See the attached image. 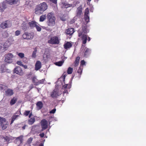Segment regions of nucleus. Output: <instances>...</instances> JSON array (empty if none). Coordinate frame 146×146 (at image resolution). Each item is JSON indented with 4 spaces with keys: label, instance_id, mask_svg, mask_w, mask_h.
<instances>
[{
    "label": "nucleus",
    "instance_id": "nucleus-16",
    "mask_svg": "<svg viewBox=\"0 0 146 146\" xmlns=\"http://www.w3.org/2000/svg\"><path fill=\"white\" fill-rule=\"evenodd\" d=\"M74 29L72 28H69L65 31V33L67 35H72L74 33Z\"/></svg>",
    "mask_w": 146,
    "mask_h": 146
},
{
    "label": "nucleus",
    "instance_id": "nucleus-19",
    "mask_svg": "<svg viewBox=\"0 0 146 146\" xmlns=\"http://www.w3.org/2000/svg\"><path fill=\"white\" fill-rule=\"evenodd\" d=\"M72 46V44L69 42H67L64 45V48L66 49H68V48H70Z\"/></svg>",
    "mask_w": 146,
    "mask_h": 146
},
{
    "label": "nucleus",
    "instance_id": "nucleus-44",
    "mask_svg": "<svg viewBox=\"0 0 146 146\" xmlns=\"http://www.w3.org/2000/svg\"><path fill=\"white\" fill-rule=\"evenodd\" d=\"M37 80H38L36 78V77L35 76L33 77L32 79V82L34 83V84L36 82V81H37Z\"/></svg>",
    "mask_w": 146,
    "mask_h": 146
},
{
    "label": "nucleus",
    "instance_id": "nucleus-5",
    "mask_svg": "<svg viewBox=\"0 0 146 146\" xmlns=\"http://www.w3.org/2000/svg\"><path fill=\"white\" fill-rule=\"evenodd\" d=\"M10 21L7 20L2 23L0 25V27L3 29H5L10 27L11 26Z\"/></svg>",
    "mask_w": 146,
    "mask_h": 146
},
{
    "label": "nucleus",
    "instance_id": "nucleus-13",
    "mask_svg": "<svg viewBox=\"0 0 146 146\" xmlns=\"http://www.w3.org/2000/svg\"><path fill=\"white\" fill-rule=\"evenodd\" d=\"M42 67L41 62L39 60L36 61L35 65V70L36 71L38 70Z\"/></svg>",
    "mask_w": 146,
    "mask_h": 146
},
{
    "label": "nucleus",
    "instance_id": "nucleus-28",
    "mask_svg": "<svg viewBox=\"0 0 146 146\" xmlns=\"http://www.w3.org/2000/svg\"><path fill=\"white\" fill-rule=\"evenodd\" d=\"M0 70L2 73L6 71V67L5 64H3L1 65L0 68Z\"/></svg>",
    "mask_w": 146,
    "mask_h": 146
},
{
    "label": "nucleus",
    "instance_id": "nucleus-62",
    "mask_svg": "<svg viewBox=\"0 0 146 146\" xmlns=\"http://www.w3.org/2000/svg\"><path fill=\"white\" fill-rule=\"evenodd\" d=\"M88 2H87V3L88 4V3H90V2L91 1V0H87Z\"/></svg>",
    "mask_w": 146,
    "mask_h": 146
},
{
    "label": "nucleus",
    "instance_id": "nucleus-14",
    "mask_svg": "<svg viewBox=\"0 0 146 146\" xmlns=\"http://www.w3.org/2000/svg\"><path fill=\"white\" fill-rule=\"evenodd\" d=\"M18 1V0H5L6 3L10 5L17 4Z\"/></svg>",
    "mask_w": 146,
    "mask_h": 146
},
{
    "label": "nucleus",
    "instance_id": "nucleus-21",
    "mask_svg": "<svg viewBox=\"0 0 146 146\" xmlns=\"http://www.w3.org/2000/svg\"><path fill=\"white\" fill-rule=\"evenodd\" d=\"M37 23L35 21H33L29 23V25L31 28L35 27L37 25Z\"/></svg>",
    "mask_w": 146,
    "mask_h": 146
},
{
    "label": "nucleus",
    "instance_id": "nucleus-2",
    "mask_svg": "<svg viewBox=\"0 0 146 146\" xmlns=\"http://www.w3.org/2000/svg\"><path fill=\"white\" fill-rule=\"evenodd\" d=\"M47 21L46 23L48 26L52 27L55 24L56 18L53 13L52 12L49 13L47 15Z\"/></svg>",
    "mask_w": 146,
    "mask_h": 146
},
{
    "label": "nucleus",
    "instance_id": "nucleus-24",
    "mask_svg": "<svg viewBox=\"0 0 146 146\" xmlns=\"http://www.w3.org/2000/svg\"><path fill=\"white\" fill-rule=\"evenodd\" d=\"M17 101V98L15 97H14L10 101V104L12 105L15 104Z\"/></svg>",
    "mask_w": 146,
    "mask_h": 146
},
{
    "label": "nucleus",
    "instance_id": "nucleus-46",
    "mask_svg": "<svg viewBox=\"0 0 146 146\" xmlns=\"http://www.w3.org/2000/svg\"><path fill=\"white\" fill-rule=\"evenodd\" d=\"M3 138L6 141L8 142L10 141V138L7 136L4 137Z\"/></svg>",
    "mask_w": 146,
    "mask_h": 146
},
{
    "label": "nucleus",
    "instance_id": "nucleus-23",
    "mask_svg": "<svg viewBox=\"0 0 146 146\" xmlns=\"http://www.w3.org/2000/svg\"><path fill=\"white\" fill-rule=\"evenodd\" d=\"M43 104L41 101H39L37 102L36 106L38 110H40L43 107Z\"/></svg>",
    "mask_w": 146,
    "mask_h": 146
},
{
    "label": "nucleus",
    "instance_id": "nucleus-34",
    "mask_svg": "<svg viewBox=\"0 0 146 146\" xmlns=\"http://www.w3.org/2000/svg\"><path fill=\"white\" fill-rule=\"evenodd\" d=\"M44 82V81L43 80H37V81H36V82L34 84V85H38L40 84H43Z\"/></svg>",
    "mask_w": 146,
    "mask_h": 146
},
{
    "label": "nucleus",
    "instance_id": "nucleus-6",
    "mask_svg": "<svg viewBox=\"0 0 146 146\" xmlns=\"http://www.w3.org/2000/svg\"><path fill=\"white\" fill-rule=\"evenodd\" d=\"M48 43L52 44H58L59 43V40L58 36H54L48 40Z\"/></svg>",
    "mask_w": 146,
    "mask_h": 146
},
{
    "label": "nucleus",
    "instance_id": "nucleus-30",
    "mask_svg": "<svg viewBox=\"0 0 146 146\" xmlns=\"http://www.w3.org/2000/svg\"><path fill=\"white\" fill-rule=\"evenodd\" d=\"M64 62V60H62V61H60L58 62H56L55 63V64L56 66H60L62 65Z\"/></svg>",
    "mask_w": 146,
    "mask_h": 146
},
{
    "label": "nucleus",
    "instance_id": "nucleus-63",
    "mask_svg": "<svg viewBox=\"0 0 146 146\" xmlns=\"http://www.w3.org/2000/svg\"><path fill=\"white\" fill-rule=\"evenodd\" d=\"M30 89H32V88H33L32 86H30Z\"/></svg>",
    "mask_w": 146,
    "mask_h": 146
},
{
    "label": "nucleus",
    "instance_id": "nucleus-1",
    "mask_svg": "<svg viewBox=\"0 0 146 146\" xmlns=\"http://www.w3.org/2000/svg\"><path fill=\"white\" fill-rule=\"evenodd\" d=\"M48 8V5L45 2H42L36 5L35 9V14L38 15L42 14Z\"/></svg>",
    "mask_w": 146,
    "mask_h": 146
},
{
    "label": "nucleus",
    "instance_id": "nucleus-41",
    "mask_svg": "<svg viewBox=\"0 0 146 146\" xmlns=\"http://www.w3.org/2000/svg\"><path fill=\"white\" fill-rule=\"evenodd\" d=\"M89 11L88 8H86L85 11L84 15H88L89 13Z\"/></svg>",
    "mask_w": 146,
    "mask_h": 146
},
{
    "label": "nucleus",
    "instance_id": "nucleus-58",
    "mask_svg": "<svg viewBox=\"0 0 146 146\" xmlns=\"http://www.w3.org/2000/svg\"><path fill=\"white\" fill-rule=\"evenodd\" d=\"M27 126V125H25L22 127V129L23 130L25 129Z\"/></svg>",
    "mask_w": 146,
    "mask_h": 146
},
{
    "label": "nucleus",
    "instance_id": "nucleus-7",
    "mask_svg": "<svg viewBox=\"0 0 146 146\" xmlns=\"http://www.w3.org/2000/svg\"><path fill=\"white\" fill-rule=\"evenodd\" d=\"M62 94L61 92L59 91L58 89L56 88L51 93L50 96L52 98H56L61 95Z\"/></svg>",
    "mask_w": 146,
    "mask_h": 146
},
{
    "label": "nucleus",
    "instance_id": "nucleus-17",
    "mask_svg": "<svg viewBox=\"0 0 146 146\" xmlns=\"http://www.w3.org/2000/svg\"><path fill=\"white\" fill-rule=\"evenodd\" d=\"M80 37H81V39L82 40V43L85 44L86 43L87 39V36L86 34L81 35Z\"/></svg>",
    "mask_w": 146,
    "mask_h": 146
},
{
    "label": "nucleus",
    "instance_id": "nucleus-39",
    "mask_svg": "<svg viewBox=\"0 0 146 146\" xmlns=\"http://www.w3.org/2000/svg\"><path fill=\"white\" fill-rule=\"evenodd\" d=\"M37 52V50H35L33 52L32 54V57L33 58H35L36 56V53Z\"/></svg>",
    "mask_w": 146,
    "mask_h": 146
},
{
    "label": "nucleus",
    "instance_id": "nucleus-8",
    "mask_svg": "<svg viewBox=\"0 0 146 146\" xmlns=\"http://www.w3.org/2000/svg\"><path fill=\"white\" fill-rule=\"evenodd\" d=\"M13 73L22 76L24 74V72L22 68L19 66L16 67L13 70Z\"/></svg>",
    "mask_w": 146,
    "mask_h": 146
},
{
    "label": "nucleus",
    "instance_id": "nucleus-59",
    "mask_svg": "<svg viewBox=\"0 0 146 146\" xmlns=\"http://www.w3.org/2000/svg\"><path fill=\"white\" fill-rule=\"evenodd\" d=\"M3 47L2 46V44H0V51L1 50Z\"/></svg>",
    "mask_w": 146,
    "mask_h": 146
},
{
    "label": "nucleus",
    "instance_id": "nucleus-52",
    "mask_svg": "<svg viewBox=\"0 0 146 146\" xmlns=\"http://www.w3.org/2000/svg\"><path fill=\"white\" fill-rule=\"evenodd\" d=\"M56 109L55 108L54 109L51 111H50L49 113H55L56 111Z\"/></svg>",
    "mask_w": 146,
    "mask_h": 146
},
{
    "label": "nucleus",
    "instance_id": "nucleus-56",
    "mask_svg": "<svg viewBox=\"0 0 146 146\" xmlns=\"http://www.w3.org/2000/svg\"><path fill=\"white\" fill-rule=\"evenodd\" d=\"M68 91L66 89H65L63 91V94H65V93L68 94Z\"/></svg>",
    "mask_w": 146,
    "mask_h": 146
},
{
    "label": "nucleus",
    "instance_id": "nucleus-26",
    "mask_svg": "<svg viewBox=\"0 0 146 146\" xmlns=\"http://www.w3.org/2000/svg\"><path fill=\"white\" fill-rule=\"evenodd\" d=\"M80 58L79 56H77L74 62V66L75 67H76L78 65Z\"/></svg>",
    "mask_w": 146,
    "mask_h": 146
},
{
    "label": "nucleus",
    "instance_id": "nucleus-47",
    "mask_svg": "<svg viewBox=\"0 0 146 146\" xmlns=\"http://www.w3.org/2000/svg\"><path fill=\"white\" fill-rule=\"evenodd\" d=\"M21 33L20 31L17 30L15 32V35L18 36L20 35Z\"/></svg>",
    "mask_w": 146,
    "mask_h": 146
},
{
    "label": "nucleus",
    "instance_id": "nucleus-64",
    "mask_svg": "<svg viewBox=\"0 0 146 146\" xmlns=\"http://www.w3.org/2000/svg\"><path fill=\"white\" fill-rule=\"evenodd\" d=\"M39 146H43V145L42 144V145H40Z\"/></svg>",
    "mask_w": 146,
    "mask_h": 146
},
{
    "label": "nucleus",
    "instance_id": "nucleus-55",
    "mask_svg": "<svg viewBox=\"0 0 146 146\" xmlns=\"http://www.w3.org/2000/svg\"><path fill=\"white\" fill-rule=\"evenodd\" d=\"M39 135L41 137L43 138L44 136V134L43 133H42L40 134Z\"/></svg>",
    "mask_w": 146,
    "mask_h": 146
},
{
    "label": "nucleus",
    "instance_id": "nucleus-18",
    "mask_svg": "<svg viewBox=\"0 0 146 146\" xmlns=\"http://www.w3.org/2000/svg\"><path fill=\"white\" fill-rule=\"evenodd\" d=\"M82 13V5H80L77 8V16L80 17Z\"/></svg>",
    "mask_w": 146,
    "mask_h": 146
},
{
    "label": "nucleus",
    "instance_id": "nucleus-29",
    "mask_svg": "<svg viewBox=\"0 0 146 146\" xmlns=\"http://www.w3.org/2000/svg\"><path fill=\"white\" fill-rule=\"evenodd\" d=\"M19 116V115H13L11 117V124H12L13 122L14 121L17 119Z\"/></svg>",
    "mask_w": 146,
    "mask_h": 146
},
{
    "label": "nucleus",
    "instance_id": "nucleus-43",
    "mask_svg": "<svg viewBox=\"0 0 146 146\" xmlns=\"http://www.w3.org/2000/svg\"><path fill=\"white\" fill-rule=\"evenodd\" d=\"M79 2L77 1H74L73 2V4H72V7H74L76 6L77 4L79 3Z\"/></svg>",
    "mask_w": 146,
    "mask_h": 146
},
{
    "label": "nucleus",
    "instance_id": "nucleus-50",
    "mask_svg": "<svg viewBox=\"0 0 146 146\" xmlns=\"http://www.w3.org/2000/svg\"><path fill=\"white\" fill-rule=\"evenodd\" d=\"M16 63L18 65L20 66H22L23 65L21 61H17Z\"/></svg>",
    "mask_w": 146,
    "mask_h": 146
},
{
    "label": "nucleus",
    "instance_id": "nucleus-33",
    "mask_svg": "<svg viewBox=\"0 0 146 146\" xmlns=\"http://www.w3.org/2000/svg\"><path fill=\"white\" fill-rule=\"evenodd\" d=\"M83 69V66H80L79 69L78 70L77 72L80 75L82 73Z\"/></svg>",
    "mask_w": 146,
    "mask_h": 146
},
{
    "label": "nucleus",
    "instance_id": "nucleus-37",
    "mask_svg": "<svg viewBox=\"0 0 146 146\" xmlns=\"http://www.w3.org/2000/svg\"><path fill=\"white\" fill-rule=\"evenodd\" d=\"M10 45V43L9 41H6L4 44V46L5 48H7L9 47Z\"/></svg>",
    "mask_w": 146,
    "mask_h": 146
},
{
    "label": "nucleus",
    "instance_id": "nucleus-15",
    "mask_svg": "<svg viewBox=\"0 0 146 146\" xmlns=\"http://www.w3.org/2000/svg\"><path fill=\"white\" fill-rule=\"evenodd\" d=\"M14 94L13 90L10 89H8L5 91V95L6 96H11Z\"/></svg>",
    "mask_w": 146,
    "mask_h": 146
},
{
    "label": "nucleus",
    "instance_id": "nucleus-32",
    "mask_svg": "<svg viewBox=\"0 0 146 146\" xmlns=\"http://www.w3.org/2000/svg\"><path fill=\"white\" fill-rule=\"evenodd\" d=\"M61 20L63 21H65L66 20V15H61L60 17Z\"/></svg>",
    "mask_w": 146,
    "mask_h": 146
},
{
    "label": "nucleus",
    "instance_id": "nucleus-57",
    "mask_svg": "<svg viewBox=\"0 0 146 146\" xmlns=\"http://www.w3.org/2000/svg\"><path fill=\"white\" fill-rule=\"evenodd\" d=\"M22 66L25 69H27V65H24L23 64Z\"/></svg>",
    "mask_w": 146,
    "mask_h": 146
},
{
    "label": "nucleus",
    "instance_id": "nucleus-11",
    "mask_svg": "<svg viewBox=\"0 0 146 146\" xmlns=\"http://www.w3.org/2000/svg\"><path fill=\"white\" fill-rule=\"evenodd\" d=\"M33 34L25 32L23 35L22 37L24 39H32L34 37Z\"/></svg>",
    "mask_w": 146,
    "mask_h": 146
},
{
    "label": "nucleus",
    "instance_id": "nucleus-22",
    "mask_svg": "<svg viewBox=\"0 0 146 146\" xmlns=\"http://www.w3.org/2000/svg\"><path fill=\"white\" fill-rule=\"evenodd\" d=\"M27 22V21H23L21 27L23 30H26L28 28Z\"/></svg>",
    "mask_w": 146,
    "mask_h": 146
},
{
    "label": "nucleus",
    "instance_id": "nucleus-20",
    "mask_svg": "<svg viewBox=\"0 0 146 146\" xmlns=\"http://www.w3.org/2000/svg\"><path fill=\"white\" fill-rule=\"evenodd\" d=\"M62 7L64 8H67L68 7H72V4H69L65 2H62Z\"/></svg>",
    "mask_w": 146,
    "mask_h": 146
},
{
    "label": "nucleus",
    "instance_id": "nucleus-42",
    "mask_svg": "<svg viewBox=\"0 0 146 146\" xmlns=\"http://www.w3.org/2000/svg\"><path fill=\"white\" fill-rule=\"evenodd\" d=\"M30 111H27L26 110L25 111V112L24 113V115H25L26 116H27L29 114H30Z\"/></svg>",
    "mask_w": 146,
    "mask_h": 146
},
{
    "label": "nucleus",
    "instance_id": "nucleus-49",
    "mask_svg": "<svg viewBox=\"0 0 146 146\" xmlns=\"http://www.w3.org/2000/svg\"><path fill=\"white\" fill-rule=\"evenodd\" d=\"M33 139V138L32 137H30L29 138L27 141V143L28 144H30L31 143Z\"/></svg>",
    "mask_w": 146,
    "mask_h": 146
},
{
    "label": "nucleus",
    "instance_id": "nucleus-53",
    "mask_svg": "<svg viewBox=\"0 0 146 146\" xmlns=\"http://www.w3.org/2000/svg\"><path fill=\"white\" fill-rule=\"evenodd\" d=\"M6 5L5 3H2V7L3 9H5L6 8Z\"/></svg>",
    "mask_w": 146,
    "mask_h": 146
},
{
    "label": "nucleus",
    "instance_id": "nucleus-38",
    "mask_svg": "<svg viewBox=\"0 0 146 146\" xmlns=\"http://www.w3.org/2000/svg\"><path fill=\"white\" fill-rule=\"evenodd\" d=\"M84 18L85 21L88 23L89 21V17L88 15H84Z\"/></svg>",
    "mask_w": 146,
    "mask_h": 146
},
{
    "label": "nucleus",
    "instance_id": "nucleus-4",
    "mask_svg": "<svg viewBox=\"0 0 146 146\" xmlns=\"http://www.w3.org/2000/svg\"><path fill=\"white\" fill-rule=\"evenodd\" d=\"M81 49L82 51L84 53V56L86 57H88L91 53V50L86 47L85 46L82 45Z\"/></svg>",
    "mask_w": 146,
    "mask_h": 146
},
{
    "label": "nucleus",
    "instance_id": "nucleus-25",
    "mask_svg": "<svg viewBox=\"0 0 146 146\" xmlns=\"http://www.w3.org/2000/svg\"><path fill=\"white\" fill-rule=\"evenodd\" d=\"M35 119L34 117H31L28 120V123L30 125H32L35 121Z\"/></svg>",
    "mask_w": 146,
    "mask_h": 146
},
{
    "label": "nucleus",
    "instance_id": "nucleus-54",
    "mask_svg": "<svg viewBox=\"0 0 146 146\" xmlns=\"http://www.w3.org/2000/svg\"><path fill=\"white\" fill-rule=\"evenodd\" d=\"M50 1L54 4H56L57 0H50Z\"/></svg>",
    "mask_w": 146,
    "mask_h": 146
},
{
    "label": "nucleus",
    "instance_id": "nucleus-36",
    "mask_svg": "<svg viewBox=\"0 0 146 146\" xmlns=\"http://www.w3.org/2000/svg\"><path fill=\"white\" fill-rule=\"evenodd\" d=\"M73 71V69L72 68L69 67L68 68L67 71V72L68 74H71Z\"/></svg>",
    "mask_w": 146,
    "mask_h": 146
},
{
    "label": "nucleus",
    "instance_id": "nucleus-60",
    "mask_svg": "<svg viewBox=\"0 0 146 146\" xmlns=\"http://www.w3.org/2000/svg\"><path fill=\"white\" fill-rule=\"evenodd\" d=\"M87 38H87V40H88V41H90V39H90V37H89V36H88V37H87Z\"/></svg>",
    "mask_w": 146,
    "mask_h": 146
},
{
    "label": "nucleus",
    "instance_id": "nucleus-48",
    "mask_svg": "<svg viewBox=\"0 0 146 146\" xmlns=\"http://www.w3.org/2000/svg\"><path fill=\"white\" fill-rule=\"evenodd\" d=\"M35 27L37 29V31H40L41 30V29H42L39 26H38L37 25H36V26Z\"/></svg>",
    "mask_w": 146,
    "mask_h": 146
},
{
    "label": "nucleus",
    "instance_id": "nucleus-45",
    "mask_svg": "<svg viewBox=\"0 0 146 146\" xmlns=\"http://www.w3.org/2000/svg\"><path fill=\"white\" fill-rule=\"evenodd\" d=\"M18 55L21 58H23L24 57V54L23 53H19Z\"/></svg>",
    "mask_w": 146,
    "mask_h": 146
},
{
    "label": "nucleus",
    "instance_id": "nucleus-51",
    "mask_svg": "<svg viewBox=\"0 0 146 146\" xmlns=\"http://www.w3.org/2000/svg\"><path fill=\"white\" fill-rule=\"evenodd\" d=\"M85 64V62L84 60H82L80 62V66H82Z\"/></svg>",
    "mask_w": 146,
    "mask_h": 146
},
{
    "label": "nucleus",
    "instance_id": "nucleus-10",
    "mask_svg": "<svg viewBox=\"0 0 146 146\" xmlns=\"http://www.w3.org/2000/svg\"><path fill=\"white\" fill-rule=\"evenodd\" d=\"M13 57V54L11 53H9L7 54L5 57V61L9 63L12 62V58Z\"/></svg>",
    "mask_w": 146,
    "mask_h": 146
},
{
    "label": "nucleus",
    "instance_id": "nucleus-35",
    "mask_svg": "<svg viewBox=\"0 0 146 146\" xmlns=\"http://www.w3.org/2000/svg\"><path fill=\"white\" fill-rule=\"evenodd\" d=\"M7 88V86L3 84H0V90H3L4 91Z\"/></svg>",
    "mask_w": 146,
    "mask_h": 146
},
{
    "label": "nucleus",
    "instance_id": "nucleus-3",
    "mask_svg": "<svg viewBox=\"0 0 146 146\" xmlns=\"http://www.w3.org/2000/svg\"><path fill=\"white\" fill-rule=\"evenodd\" d=\"M8 125V122L6 119L0 116V126L2 129H5L7 128Z\"/></svg>",
    "mask_w": 146,
    "mask_h": 146
},
{
    "label": "nucleus",
    "instance_id": "nucleus-12",
    "mask_svg": "<svg viewBox=\"0 0 146 146\" xmlns=\"http://www.w3.org/2000/svg\"><path fill=\"white\" fill-rule=\"evenodd\" d=\"M40 125L42 129L41 131H43L48 127V122L45 119H42L41 121Z\"/></svg>",
    "mask_w": 146,
    "mask_h": 146
},
{
    "label": "nucleus",
    "instance_id": "nucleus-9",
    "mask_svg": "<svg viewBox=\"0 0 146 146\" xmlns=\"http://www.w3.org/2000/svg\"><path fill=\"white\" fill-rule=\"evenodd\" d=\"M87 26L85 24L83 25L82 27V30L78 33V36L80 37L81 35L87 34L89 32V31L87 28Z\"/></svg>",
    "mask_w": 146,
    "mask_h": 146
},
{
    "label": "nucleus",
    "instance_id": "nucleus-27",
    "mask_svg": "<svg viewBox=\"0 0 146 146\" xmlns=\"http://www.w3.org/2000/svg\"><path fill=\"white\" fill-rule=\"evenodd\" d=\"M47 16L46 14L43 15H41L39 19V21L40 22H43L46 19Z\"/></svg>",
    "mask_w": 146,
    "mask_h": 146
},
{
    "label": "nucleus",
    "instance_id": "nucleus-61",
    "mask_svg": "<svg viewBox=\"0 0 146 146\" xmlns=\"http://www.w3.org/2000/svg\"><path fill=\"white\" fill-rule=\"evenodd\" d=\"M32 115V112H31V113H30V114H29V118H30L31 117Z\"/></svg>",
    "mask_w": 146,
    "mask_h": 146
},
{
    "label": "nucleus",
    "instance_id": "nucleus-31",
    "mask_svg": "<svg viewBox=\"0 0 146 146\" xmlns=\"http://www.w3.org/2000/svg\"><path fill=\"white\" fill-rule=\"evenodd\" d=\"M17 141H19L20 143H22L23 141V136L21 135L17 138L16 139Z\"/></svg>",
    "mask_w": 146,
    "mask_h": 146
},
{
    "label": "nucleus",
    "instance_id": "nucleus-40",
    "mask_svg": "<svg viewBox=\"0 0 146 146\" xmlns=\"http://www.w3.org/2000/svg\"><path fill=\"white\" fill-rule=\"evenodd\" d=\"M70 88L71 85L70 84L68 85V84H65L62 86V88L64 89H66L67 88L70 89Z\"/></svg>",
    "mask_w": 146,
    "mask_h": 146
}]
</instances>
